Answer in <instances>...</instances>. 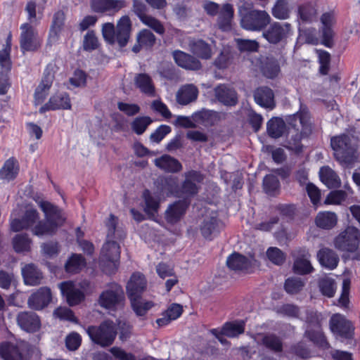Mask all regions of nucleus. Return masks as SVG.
Wrapping results in <instances>:
<instances>
[{"mask_svg": "<svg viewBox=\"0 0 360 360\" xmlns=\"http://www.w3.org/2000/svg\"><path fill=\"white\" fill-rule=\"evenodd\" d=\"M347 193L342 190H335L330 191L326 196L324 204L325 205H340L345 200Z\"/></svg>", "mask_w": 360, "mask_h": 360, "instance_id": "61", "label": "nucleus"}, {"mask_svg": "<svg viewBox=\"0 0 360 360\" xmlns=\"http://www.w3.org/2000/svg\"><path fill=\"white\" fill-rule=\"evenodd\" d=\"M266 130L270 137L274 139L280 138L285 132V123L281 117H272L267 122Z\"/></svg>", "mask_w": 360, "mask_h": 360, "instance_id": "43", "label": "nucleus"}, {"mask_svg": "<svg viewBox=\"0 0 360 360\" xmlns=\"http://www.w3.org/2000/svg\"><path fill=\"white\" fill-rule=\"evenodd\" d=\"M337 15L336 11L333 9L323 13L320 17L319 33L321 44L327 48L330 49L334 46V27L337 23Z\"/></svg>", "mask_w": 360, "mask_h": 360, "instance_id": "7", "label": "nucleus"}, {"mask_svg": "<svg viewBox=\"0 0 360 360\" xmlns=\"http://www.w3.org/2000/svg\"><path fill=\"white\" fill-rule=\"evenodd\" d=\"M39 206L44 212L47 221L55 226L57 229L62 226L65 219L63 217L62 210L56 205L46 200H41Z\"/></svg>", "mask_w": 360, "mask_h": 360, "instance_id": "21", "label": "nucleus"}, {"mask_svg": "<svg viewBox=\"0 0 360 360\" xmlns=\"http://www.w3.org/2000/svg\"><path fill=\"white\" fill-rule=\"evenodd\" d=\"M65 15L63 11H58L53 14L52 22L50 27L48 42L51 45L56 43L64 30Z\"/></svg>", "mask_w": 360, "mask_h": 360, "instance_id": "27", "label": "nucleus"}, {"mask_svg": "<svg viewBox=\"0 0 360 360\" xmlns=\"http://www.w3.org/2000/svg\"><path fill=\"white\" fill-rule=\"evenodd\" d=\"M290 352L296 356L302 359H307L311 356L310 349L303 341H299L292 344L290 346Z\"/></svg>", "mask_w": 360, "mask_h": 360, "instance_id": "54", "label": "nucleus"}, {"mask_svg": "<svg viewBox=\"0 0 360 360\" xmlns=\"http://www.w3.org/2000/svg\"><path fill=\"white\" fill-rule=\"evenodd\" d=\"M264 30L262 37L271 44H278L285 40L292 32V26L288 22H273Z\"/></svg>", "mask_w": 360, "mask_h": 360, "instance_id": "10", "label": "nucleus"}, {"mask_svg": "<svg viewBox=\"0 0 360 360\" xmlns=\"http://www.w3.org/2000/svg\"><path fill=\"white\" fill-rule=\"evenodd\" d=\"M227 266L235 271H240L249 274L252 269L251 261L245 255L234 252L230 255L226 259Z\"/></svg>", "mask_w": 360, "mask_h": 360, "instance_id": "26", "label": "nucleus"}, {"mask_svg": "<svg viewBox=\"0 0 360 360\" xmlns=\"http://www.w3.org/2000/svg\"><path fill=\"white\" fill-rule=\"evenodd\" d=\"M317 259L322 266L330 270L335 269L339 263L338 255L328 248H321L317 252Z\"/></svg>", "mask_w": 360, "mask_h": 360, "instance_id": "33", "label": "nucleus"}, {"mask_svg": "<svg viewBox=\"0 0 360 360\" xmlns=\"http://www.w3.org/2000/svg\"><path fill=\"white\" fill-rule=\"evenodd\" d=\"M86 265V261L81 254L72 253L65 264V269L68 273H79Z\"/></svg>", "mask_w": 360, "mask_h": 360, "instance_id": "42", "label": "nucleus"}, {"mask_svg": "<svg viewBox=\"0 0 360 360\" xmlns=\"http://www.w3.org/2000/svg\"><path fill=\"white\" fill-rule=\"evenodd\" d=\"M338 222V217L335 212L329 211L319 212L316 218V225L325 230L333 229Z\"/></svg>", "mask_w": 360, "mask_h": 360, "instance_id": "40", "label": "nucleus"}, {"mask_svg": "<svg viewBox=\"0 0 360 360\" xmlns=\"http://www.w3.org/2000/svg\"><path fill=\"white\" fill-rule=\"evenodd\" d=\"M268 259L274 264L281 266L285 261V253L278 248L270 247L266 250Z\"/></svg>", "mask_w": 360, "mask_h": 360, "instance_id": "60", "label": "nucleus"}, {"mask_svg": "<svg viewBox=\"0 0 360 360\" xmlns=\"http://www.w3.org/2000/svg\"><path fill=\"white\" fill-rule=\"evenodd\" d=\"M272 15L278 20H286L290 17L288 0H277L271 9Z\"/></svg>", "mask_w": 360, "mask_h": 360, "instance_id": "47", "label": "nucleus"}, {"mask_svg": "<svg viewBox=\"0 0 360 360\" xmlns=\"http://www.w3.org/2000/svg\"><path fill=\"white\" fill-rule=\"evenodd\" d=\"M71 107L69 94L66 92H57L52 95L49 101L39 108V112L43 114L50 110H70Z\"/></svg>", "mask_w": 360, "mask_h": 360, "instance_id": "16", "label": "nucleus"}, {"mask_svg": "<svg viewBox=\"0 0 360 360\" xmlns=\"http://www.w3.org/2000/svg\"><path fill=\"white\" fill-rule=\"evenodd\" d=\"M155 186L158 195L162 197L174 195L179 190L177 179L172 176H159L155 181Z\"/></svg>", "mask_w": 360, "mask_h": 360, "instance_id": "23", "label": "nucleus"}, {"mask_svg": "<svg viewBox=\"0 0 360 360\" xmlns=\"http://www.w3.org/2000/svg\"><path fill=\"white\" fill-rule=\"evenodd\" d=\"M124 301V290L120 285L112 283L99 295L98 302L101 307L108 310H116Z\"/></svg>", "mask_w": 360, "mask_h": 360, "instance_id": "8", "label": "nucleus"}, {"mask_svg": "<svg viewBox=\"0 0 360 360\" xmlns=\"http://www.w3.org/2000/svg\"><path fill=\"white\" fill-rule=\"evenodd\" d=\"M275 210L279 213L281 218L286 222L294 220L296 214V206L294 204L280 203L275 207Z\"/></svg>", "mask_w": 360, "mask_h": 360, "instance_id": "49", "label": "nucleus"}, {"mask_svg": "<svg viewBox=\"0 0 360 360\" xmlns=\"http://www.w3.org/2000/svg\"><path fill=\"white\" fill-rule=\"evenodd\" d=\"M280 188L278 179L273 174H266L263 179V189L269 195H274Z\"/></svg>", "mask_w": 360, "mask_h": 360, "instance_id": "52", "label": "nucleus"}, {"mask_svg": "<svg viewBox=\"0 0 360 360\" xmlns=\"http://www.w3.org/2000/svg\"><path fill=\"white\" fill-rule=\"evenodd\" d=\"M330 331L345 340L352 339L354 334L352 323L340 314H333L329 321Z\"/></svg>", "mask_w": 360, "mask_h": 360, "instance_id": "11", "label": "nucleus"}, {"mask_svg": "<svg viewBox=\"0 0 360 360\" xmlns=\"http://www.w3.org/2000/svg\"><path fill=\"white\" fill-rule=\"evenodd\" d=\"M172 56L176 65L184 69L198 70L202 67L201 63L198 59L181 50L174 51Z\"/></svg>", "mask_w": 360, "mask_h": 360, "instance_id": "25", "label": "nucleus"}, {"mask_svg": "<svg viewBox=\"0 0 360 360\" xmlns=\"http://www.w3.org/2000/svg\"><path fill=\"white\" fill-rule=\"evenodd\" d=\"M190 204V200L184 198L169 205L165 213L166 221L172 225L179 222L186 214Z\"/></svg>", "mask_w": 360, "mask_h": 360, "instance_id": "13", "label": "nucleus"}, {"mask_svg": "<svg viewBox=\"0 0 360 360\" xmlns=\"http://www.w3.org/2000/svg\"><path fill=\"white\" fill-rule=\"evenodd\" d=\"M321 181L328 188H338L341 186V181L337 173L329 166H323L319 170Z\"/></svg>", "mask_w": 360, "mask_h": 360, "instance_id": "36", "label": "nucleus"}, {"mask_svg": "<svg viewBox=\"0 0 360 360\" xmlns=\"http://www.w3.org/2000/svg\"><path fill=\"white\" fill-rule=\"evenodd\" d=\"M191 52L197 58L202 60L211 58L212 55L211 46L201 39H193L188 43Z\"/></svg>", "mask_w": 360, "mask_h": 360, "instance_id": "30", "label": "nucleus"}, {"mask_svg": "<svg viewBox=\"0 0 360 360\" xmlns=\"http://www.w3.org/2000/svg\"><path fill=\"white\" fill-rule=\"evenodd\" d=\"M20 170L19 163L14 157L7 159L0 169V179L7 181L14 180L18 175Z\"/></svg>", "mask_w": 360, "mask_h": 360, "instance_id": "34", "label": "nucleus"}, {"mask_svg": "<svg viewBox=\"0 0 360 360\" xmlns=\"http://www.w3.org/2000/svg\"><path fill=\"white\" fill-rule=\"evenodd\" d=\"M99 41L94 30H89L84 37L82 48L85 51L91 52L97 49Z\"/></svg>", "mask_w": 360, "mask_h": 360, "instance_id": "56", "label": "nucleus"}, {"mask_svg": "<svg viewBox=\"0 0 360 360\" xmlns=\"http://www.w3.org/2000/svg\"><path fill=\"white\" fill-rule=\"evenodd\" d=\"M155 165L167 172L176 173L182 169V165L176 158L164 155L155 159Z\"/></svg>", "mask_w": 360, "mask_h": 360, "instance_id": "38", "label": "nucleus"}, {"mask_svg": "<svg viewBox=\"0 0 360 360\" xmlns=\"http://www.w3.org/2000/svg\"><path fill=\"white\" fill-rule=\"evenodd\" d=\"M305 285L304 281L298 277H289L284 283V290L288 294L296 295L302 290Z\"/></svg>", "mask_w": 360, "mask_h": 360, "instance_id": "48", "label": "nucleus"}, {"mask_svg": "<svg viewBox=\"0 0 360 360\" xmlns=\"http://www.w3.org/2000/svg\"><path fill=\"white\" fill-rule=\"evenodd\" d=\"M314 269L312 266L309 259H294L292 265V271L297 275H307L314 271Z\"/></svg>", "mask_w": 360, "mask_h": 360, "instance_id": "51", "label": "nucleus"}, {"mask_svg": "<svg viewBox=\"0 0 360 360\" xmlns=\"http://www.w3.org/2000/svg\"><path fill=\"white\" fill-rule=\"evenodd\" d=\"M330 146L335 158L341 164H353L356 159L357 146L347 134H342L330 139Z\"/></svg>", "mask_w": 360, "mask_h": 360, "instance_id": "3", "label": "nucleus"}, {"mask_svg": "<svg viewBox=\"0 0 360 360\" xmlns=\"http://www.w3.org/2000/svg\"><path fill=\"white\" fill-rule=\"evenodd\" d=\"M86 331L90 340L102 347L112 345L117 333L116 326L110 320L103 321L98 326H89Z\"/></svg>", "mask_w": 360, "mask_h": 360, "instance_id": "4", "label": "nucleus"}, {"mask_svg": "<svg viewBox=\"0 0 360 360\" xmlns=\"http://www.w3.org/2000/svg\"><path fill=\"white\" fill-rule=\"evenodd\" d=\"M271 18L265 11L246 10L241 13V27L249 31L264 30L270 23Z\"/></svg>", "mask_w": 360, "mask_h": 360, "instance_id": "6", "label": "nucleus"}, {"mask_svg": "<svg viewBox=\"0 0 360 360\" xmlns=\"http://www.w3.org/2000/svg\"><path fill=\"white\" fill-rule=\"evenodd\" d=\"M359 241V229L354 226H348L335 237L334 245L339 250L354 252L357 250Z\"/></svg>", "mask_w": 360, "mask_h": 360, "instance_id": "9", "label": "nucleus"}, {"mask_svg": "<svg viewBox=\"0 0 360 360\" xmlns=\"http://www.w3.org/2000/svg\"><path fill=\"white\" fill-rule=\"evenodd\" d=\"M288 124L294 129H296V134L292 135L291 137L287 141L285 147L288 150L294 152L296 155H300L303 151V145L302 139L304 134H306L305 130L309 129L311 131L309 116L307 112L300 111L292 115H290L287 119Z\"/></svg>", "mask_w": 360, "mask_h": 360, "instance_id": "2", "label": "nucleus"}, {"mask_svg": "<svg viewBox=\"0 0 360 360\" xmlns=\"http://www.w3.org/2000/svg\"><path fill=\"white\" fill-rule=\"evenodd\" d=\"M198 93V89L194 84L183 86L177 92L176 101L181 105H188L197 99Z\"/></svg>", "mask_w": 360, "mask_h": 360, "instance_id": "37", "label": "nucleus"}, {"mask_svg": "<svg viewBox=\"0 0 360 360\" xmlns=\"http://www.w3.org/2000/svg\"><path fill=\"white\" fill-rule=\"evenodd\" d=\"M143 198L146 204L145 212L149 216L154 217L160 208V200L155 198L148 189L144 190Z\"/></svg>", "mask_w": 360, "mask_h": 360, "instance_id": "44", "label": "nucleus"}, {"mask_svg": "<svg viewBox=\"0 0 360 360\" xmlns=\"http://www.w3.org/2000/svg\"><path fill=\"white\" fill-rule=\"evenodd\" d=\"M31 240L27 234H18L13 239L14 250L18 253L30 250Z\"/></svg>", "mask_w": 360, "mask_h": 360, "instance_id": "50", "label": "nucleus"}, {"mask_svg": "<svg viewBox=\"0 0 360 360\" xmlns=\"http://www.w3.org/2000/svg\"><path fill=\"white\" fill-rule=\"evenodd\" d=\"M304 336L319 349L326 350L330 347V345L323 332L322 327L320 328H307Z\"/></svg>", "mask_w": 360, "mask_h": 360, "instance_id": "32", "label": "nucleus"}, {"mask_svg": "<svg viewBox=\"0 0 360 360\" xmlns=\"http://www.w3.org/2000/svg\"><path fill=\"white\" fill-rule=\"evenodd\" d=\"M233 54L229 49H224L214 60V65L220 70L227 68L231 63Z\"/></svg>", "mask_w": 360, "mask_h": 360, "instance_id": "57", "label": "nucleus"}, {"mask_svg": "<svg viewBox=\"0 0 360 360\" xmlns=\"http://www.w3.org/2000/svg\"><path fill=\"white\" fill-rule=\"evenodd\" d=\"M86 73L84 70L77 68L74 71L72 77L69 79V82L74 87L84 86L86 84Z\"/></svg>", "mask_w": 360, "mask_h": 360, "instance_id": "63", "label": "nucleus"}, {"mask_svg": "<svg viewBox=\"0 0 360 360\" xmlns=\"http://www.w3.org/2000/svg\"><path fill=\"white\" fill-rule=\"evenodd\" d=\"M52 294L48 287H41L31 294L27 300L28 307L34 310H41L51 302Z\"/></svg>", "mask_w": 360, "mask_h": 360, "instance_id": "20", "label": "nucleus"}, {"mask_svg": "<svg viewBox=\"0 0 360 360\" xmlns=\"http://www.w3.org/2000/svg\"><path fill=\"white\" fill-rule=\"evenodd\" d=\"M254 99L259 105L271 110L276 107L274 94L268 86H259L254 91Z\"/></svg>", "mask_w": 360, "mask_h": 360, "instance_id": "29", "label": "nucleus"}, {"mask_svg": "<svg viewBox=\"0 0 360 360\" xmlns=\"http://www.w3.org/2000/svg\"><path fill=\"white\" fill-rule=\"evenodd\" d=\"M134 84L140 91L149 96H155V87L152 78L146 73H139L135 76Z\"/></svg>", "mask_w": 360, "mask_h": 360, "instance_id": "35", "label": "nucleus"}, {"mask_svg": "<svg viewBox=\"0 0 360 360\" xmlns=\"http://www.w3.org/2000/svg\"><path fill=\"white\" fill-rule=\"evenodd\" d=\"M20 46L22 52L35 51L41 46L37 39V33L34 27L28 22L20 25Z\"/></svg>", "mask_w": 360, "mask_h": 360, "instance_id": "12", "label": "nucleus"}, {"mask_svg": "<svg viewBox=\"0 0 360 360\" xmlns=\"http://www.w3.org/2000/svg\"><path fill=\"white\" fill-rule=\"evenodd\" d=\"M262 344L274 352H281L283 349L282 340L275 334H267L263 336Z\"/></svg>", "mask_w": 360, "mask_h": 360, "instance_id": "46", "label": "nucleus"}, {"mask_svg": "<svg viewBox=\"0 0 360 360\" xmlns=\"http://www.w3.org/2000/svg\"><path fill=\"white\" fill-rule=\"evenodd\" d=\"M214 96L217 100L226 106H234L238 103L237 93L226 84H219L214 89Z\"/></svg>", "mask_w": 360, "mask_h": 360, "instance_id": "28", "label": "nucleus"}, {"mask_svg": "<svg viewBox=\"0 0 360 360\" xmlns=\"http://www.w3.org/2000/svg\"><path fill=\"white\" fill-rule=\"evenodd\" d=\"M0 356L4 360H22V354L19 347L10 342L0 344Z\"/></svg>", "mask_w": 360, "mask_h": 360, "instance_id": "41", "label": "nucleus"}, {"mask_svg": "<svg viewBox=\"0 0 360 360\" xmlns=\"http://www.w3.org/2000/svg\"><path fill=\"white\" fill-rule=\"evenodd\" d=\"M0 66L1 70L10 72L12 68L11 60V44L7 43L2 50H0Z\"/></svg>", "mask_w": 360, "mask_h": 360, "instance_id": "58", "label": "nucleus"}, {"mask_svg": "<svg viewBox=\"0 0 360 360\" xmlns=\"http://www.w3.org/2000/svg\"><path fill=\"white\" fill-rule=\"evenodd\" d=\"M153 122L149 116H139L131 122V129L136 135H142Z\"/></svg>", "mask_w": 360, "mask_h": 360, "instance_id": "45", "label": "nucleus"}, {"mask_svg": "<svg viewBox=\"0 0 360 360\" xmlns=\"http://www.w3.org/2000/svg\"><path fill=\"white\" fill-rule=\"evenodd\" d=\"M221 221L217 217L206 216L200 225V231L202 237L207 240L219 234Z\"/></svg>", "mask_w": 360, "mask_h": 360, "instance_id": "24", "label": "nucleus"}, {"mask_svg": "<svg viewBox=\"0 0 360 360\" xmlns=\"http://www.w3.org/2000/svg\"><path fill=\"white\" fill-rule=\"evenodd\" d=\"M321 292L328 297H333L336 291L335 282L333 278H322L319 282Z\"/></svg>", "mask_w": 360, "mask_h": 360, "instance_id": "55", "label": "nucleus"}, {"mask_svg": "<svg viewBox=\"0 0 360 360\" xmlns=\"http://www.w3.org/2000/svg\"><path fill=\"white\" fill-rule=\"evenodd\" d=\"M132 30V23L128 15L122 16L117 22L115 27V42L120 47L127 46Z\"/></svg>", "mask_w": 360, "mask_h": 360, "instance_id": "22", "label": "nucleus"}, {"mask_svg": "<svg viewBox=\"0 0 360 360\" xmlns=\"http://www.w3.org/2000/svg\"><path fill=\"white\" fill-rule=\"evenodd\" d=\"M22 274L26 285H37L43 278L42 273L33 264H28L22 269Z\"/></svg>", "mask_w": 360, "mask_h": 360, "instance_id": "39", "label": "nucleus"}, {"mask_svg": "<svg viewBox=\"0 0 360 360\" xmlns=\"http://www.w3.org/2000/svg\"><path fill=\"white\" fill-rule=\"evenodd\" d=\"M57 318L63 321H68L72 323H77L78 319L72 309L68 307H58L54 311Z\"/></svg>", "mask_w": 360, "mask_h": 360, "instance_id": "62", "label": "nucleus"}, {"mask_svg": "<svg viewBox=\"0 0 360 360\" xmlns=\"http://www.w3.org/2000/svg\"><path fill=\"white\" fill-rule=\"evenodd\" d=\"M60 289L70 307L77 306L85 300L86 296L84 291L77 288L72 281L60 283Z\"/></svg>", "mask_w": 360, "mask_h": 360, "instance_id": "14", "label": "nucleus"}, {"mask_svg": "<svg viewBox=\"0 0 360 360\" xmlns=\"http://www.w3.org/2000/svg\"><path fill=\"white\" fill-rule=\"evenodd\" d=\"M39 219V214L36 209H27L21 218H15L11 221V229L14 232L33 229Z\"/></svg>", "mask_w": 360, "mask_h": 360, "instance_id": "18", "label": "nucleus"}, {"mask_svg": "<svg viewBox=\"0 0 360 360\" xmlns=\"http://www.w3.org/2000/svg\"><path fill=\"white\" fill-rule=\"evenodd\" d=\"M16 321L22 330L30 333L39 331L41 326L40 317L33 311L19 312L16 317Z\"/></svg>", "mask_w": 360, "mask_h": 360, "instance_id": "15", "label": "nucleus"}, {"mask_svg": "<svg viewBox=\"0 0 360 360\" xmlns=\"http://www.w3.org/2000/svg\"><path fill=\"white\" fill-rule=\"evenodd\" d=\"M203 180L202 174L196 170H190L185 174V179L181 184V191L186 197L196 195L200 190L198 184Z\"/></svg>", "mask_w": 360, "mask_h": 360, "instance_id": "17", "label": "nucleus"}, {"mask_svg": "<svg viewBox=\"0 0 360 360\" xmlns=\"http://www.w3.org/2000/svg\"><path fill=\"white\" fill-rule=\"evenodd\" d=\"M126 6L122 0H91V9L97 13L113 15Z\"/></svg>", "mask_w": 360, "mask_h": 360, "instance_id": "19", "label": "nucleus"}, {"mask_svg": "<svg viewBox=\"0 0 360 360\" xmlns=\"http://www.w3.org/2000/svg\"><path fill=\"white\" fill-rule=\"evenodd\" d=\"M316 13L314 8L309 4H302L298 7V15L304 22H311Z\"/></svg>", "mask_w": 360, "mask_h": 360, "instance_id": "64", "label": "nucleus"}, {"mask_svg": "<svg viewBox=\"0 0 360 360\" xmlns=\"http://www.w3.org/2000/svg\"><path fill=\"white\" fill-rule=\"evenodd\" d=\"M146 287V278L140 272L133 273L126 286L127 294L130 300L131 308L138 316H145L148 311L154 306L152 301L142 300V295Z\"/></svg>", "mask_w": 360, "mask_h": 360, "instance_id": "1", "label": "nucleus"}, {"mask_svg": "<svg viewBox=\"0 0 360 360\" xmlns=\"http://www.w3.org/2000/svg\"><path fill=\"white\" fill-rule=\"evenodd\" d=\"M120 246L112 239H108L103 244L100 256V266L108 275L115 274L118 269L120 259Z\"/></svg>", "mask_w": 360, "mask_h": 360, "instance_id": "5", "label": "nucleus"}, {"mask_svg": "<svg viewBox=\"0 0 360 360\" xmlns=\"http://www.w3.org/2000/svg\"><path fill=\"white\" fill-rule=\"evenodd\" d=\"M155 41V36L147 29L141 30L137 35V42L141 43L146 48H152Z\"/></svg>", "mask_w": 360, "mask_h": 360, "instance_id": "59", "label": "nucleus"}, {"mask_svg": "<svg viewBox=\"0 0 360 360\" xmlns=\"http://www.w3.org/2000/svg\"><path fill=\"white\" fill-rule=\"evenodd\" d=\"M246 321L237 319L225 322L221 328V334L229 338L239 337L245 333Z\"/></svg>", "mask_w": 360, "mask_h": 360, "instance_id": "31", "label": "nucleus"}, {"mask_svg": "<svg viewBox=\"0 0 360 360\" xmlns=\"http://www.w3.org/2000/svg\"><path fill=\"white\" fill-rule=\"evenodd\" d=\"M56 231L57 229L46 220H38L32 229V233L37 236H41L44 235H52Z\"/></svg>", "mask_w": 360, "mask_h": 360, "instance_id": "53", "label": "nucleus"}]
</instances>
